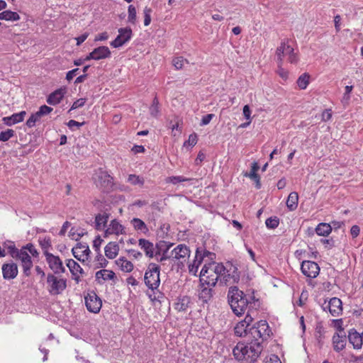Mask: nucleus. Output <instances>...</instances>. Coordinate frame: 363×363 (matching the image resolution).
Instances as JSON below:
<instances>
[{"label":"nucleus","instance_id":"bb28decb","mask_svg":"<svg viewBox=\"0 0 363 363\" xmlns=\"http://www.w3.org/2000/svg\"><path fill=\"white\" fill-rule=\"evenodd\" d=\"M109 214L106 212L97 214L95 217L96 229L98 230L104 229L106 226Z\"/></svg>","mask_w":363,"mask_h":363},{"label":"nucleus","instance_id":"a19ab883","mask_svg":"<svg viewBox=\"0 0 363 363\" xmlns=\"http://www.w3.org/2000/svg\"><path fill=\"white\" fill-rule=\"evenodd\" d=\"M128 182L132 185H139L140 186H143L145 183L143 177L135 174H130L128 178Z\"/></svg>","mask_w":363,"mask_h":363},{"label":"nucleus","instance_id":"393cba45","mask_svg":"<svg viewBox=\"0 0 363 363\" xmlns=\"http://www.w3.org/2000/svg\"><path fill=\"white\" fill-rule=\"evenodd\" d=\"M26 115V112L25 111H22L18 113H14L11 116L4 117L2 118V121L6 125L11 126L23 121Z\"/></svg>","mask_w":363,"mask_h":363},{"label":"nucleus","instance_id":"1a4fd4ad","mask_svg":"<svg viewBox=\"0 0 363 363\" xmlns=\"http://www.w3.org/2000/svg\"><path fill=\"white\" fill-rule=\"evenodd\" d=\"M45 260L54 274H60L65 272V267L61 259L50 252H45Z\"/></svg>","mask_w":363,"mask_h":363},{"label":"nucleus","instance_id":"72a5a7b5","mask_svg":"<svg viewBox=\"0 0 363 363\" xmlns=\"http://www.w3.org/2000/svg\"><path fill=\"white\" fill-rule=\"evenodd\" d=\"M331 231L332 225L325 223H321L315 228L316 233L320 236H328Z\"/></svg>","mask_w":363,"mask_h":363},{"label":"nucleus","instance_id":"2eb2a0df","mask_svg":"<svg viewBox=\"0 0 363 363\" xmlns=\"http://www.w3.org/2000/svg\"><path fill=\"white\" fill-rule=\"evenodd\" d=\"M94 179L97 186L104 187V189L109 186L112 184V178L107 172L99 169L96 171Z\"/></svg>","mask_w":363,"mask_h":363},{"label":"nucleus","instance_id":"864d4df0","mask_svg":"<svg viewBox=\"0 0 363 363\" xmlns=\"http://www.w3.org/2000/svg\"><path fill=\"white\" fill-rule=\"evenodd\" d=\"M144 25L145 26H147L150 25V22H151V16H150V13H152V9L150 8H148V7H145L144 9Z\"/></svg>","mask_w":363,"mask_h":363},{"label":"nucleus","instance_id":"f03ea898","mask_svg":"<svg viewBox=\"0 0 363 363\" xmlns=\"http://www.w3.org/2000/svg\"><path fill=\"white\" fill-rule=\"evenodd\" d=\"M263 346L261 342H247V344L238 342L233 350V354L238 361L245 360L255 362L259 357Z\"/></svg>","mask_w":363,"mask_h":363},{"label":"nucleus","instance_id":"a211bd4d","mask_svg":"<svg viewBox=\"0 0 363 363\" xmlns=\"http://www.w3.org/2000/svg\"><path fill=\"white\" fill-rule=\"evenodd\" d=\"M346 334L342 328H341L338 333L334 334L333 337V344L334 350L336 352L342 350L346 345Z\"/></svg>","mask_w":363,"mask_h":363},{"label":"nucleus","instance_id":"13d9d810","mask_svg":"<svg viewBox=\"0 0 363 363\" xmlns=\"http://www.w3.org/2000/svg\"><path fill=\"white\" fill-rule=\"evenodd\" d=\"M196 143H197V135H196V134L194 133V134H191L189 136L188 140L184 142V145L186 146V145H189L190 146H194L196 144Z\"/></svg>","mask_w":363,"mask_h":363},{"label":"nucleus","instance_id":"dca6fc26","mask_svg":"<svg viewBox=\"0 0 363 363\" xmlns=\"http://www.w3.org/2000/svg\"><path fill=\"white\" fill-rule=\"evenodd\" d=\"M111 55V51L106 46H100L95 48L91 52H90L85 58V60H99L109 57Z\"/></svg>","mask_w":363,"mask_h":363},{"label":"nucleus","instance_id":"2f4dec72","mask_svg":"<svg viewBox=\"0 0 363 363\" xmlns=\"http://www.w3.org/2000/svg\"><path fill=\"white\" fill-rule=\"evenodd\" d=\"M199 253H200V250H199V248H197V250L196 251L195 259H194L193 262L189 265V272L192 273L194 274H196V273L198 271L199 266L201 264V262L203 261V257H199Z\"/></svg>","mask_w":363,"mask_h":363},{"label":"nucleus","instance_id":"4d7b16f0","mask_svg":"<svg viewBox=\"0 0 363 363\" xmlns=\"http://www.w3.org/2000/svg\"><path fill=\"white\" fill-rule=\"evenodd\" d=\"M39 118L35 115V113H33L30 118L26 121V125L29 128H32L35 125V123L39 121Z\"/></svg>","mask_w":363,"mask_h":363},{"label":"nucleus","instance_id":"5fc2aeb1","mask_svg":"<svg viewBox=\"0 0 363 363\" xmlns=\"http://www.w3.org/2000/svg\"><path fill=\"white\" fill-rule=\"evenodd\" d=\"M21 264H22V267L23 269L24 274L27 277L30 276V269L33 267L32 259H30L29 261L27 260V262H25L22 263Z\"/></svg>","mask_w":363,"mask_h":363},{"label":"nucleus","instance_id":"49530a36","mask_svg":"<svg viewBox=\"0 0 363 363\" xmlns=\"http://www.w3.org/2000/svg\"><path fill=\"white\" fill-rule=\"evenodd\" d=\"M220 282L222 284H224L225 285L234 283L236 281V278H235L233 276H231L228 271L227 270L226 274H224L220 278Z\"/></svg>","mask_w":363,"mask_h":363},{"label":"nucleus","instance_id":"4c0bfd02","mask_svg":"<svg viewBox=\"0 0 363 363\" xmlns=\"http://www.w3.org/2000/svg\"><path fill=\"white\" fill-rule=\"evenodd\" d=\"M213 296V290L211 286H202V289L199 293V298L204 303H207Z\"/></svg>","mask_w":363,"mask_h":363},{"label":"nucleus","instance_id":"338daca9","mask_svg":"<svg viewBox=\"0 0 363 363\" xmlns=\"http://www.w3.org/2000/svg\"><path fill=\"white\" fill-rule=\"evenodd\" d=\"M332 113L330 109L325 110L322 113V120L324 121H328L331 118Z\"/></svg>","mask_w":363,"mask_h":363},{"label":"nucleus","instance_id":"c85d7f7f","mask_svg":"<svg viewBox=\"0 0 363 363\" xmlns=\"http://www.w3.org/2000/svg\"><path fill=\"white\" fill-rule=\"evenodd\" d=\"M190 303V298L189 296H182L179 298L174 303V308L178 311H185L189 308Z\"/></svg>","mask_w":363,"mask_h":363},{"label":"nucleus","instance_id":"58836bf2","mask_svg":"<svg viewBox=\"0 0 363 363\" xmlns=\"http://www.w3.org/2000/svg\"><path fill=\"white\" fill-rule=\"evenodd\" d=\"M4 247L7 249L8 253L13 257L17 258L18 252L20 251L16 247L15 245L11 242H4Z\"/></svg>","mask_w":363,"mask_h":363},{"label":"nucleus","instance_id":"6e6d98bb","mask_svg":"<svg viewBox=\"0 0 363 363\" xmlns=\"http://www.w3.org/2000/svg\"><path fill=\"white\" fill-rule=\"evenodd\" d=\"M96 259L98 262V266L96 267L97 268L105 267L108 263L105 257L100 253L96 255Z\"/></svg>","mask_w":363,"mask_h":363},{"label":"nucleus","instance_id":"de8ad7c7","mask_svg":"<svg viewBox=\"0 0 363 363\" xmlns=\"http://www.w3.org/2000/svg\"><path fill=\"white\" fill-rule=\"evenodd\" d=\"M173 65L177 69H182L184 66L185 63H188L187 60L184 59L183 57H177L173 60Z\"/></svg>","mask_w":363,"mask_h":363},{"label":"nucleus","instance_id":"ddd939ff","mask_svg":"<svg viewBox=\"0 0 363 363\" xmlns=\"http://www.w3.org/2000/svg\"><path fill=\"white\" fill-rule=\"evenodd\" d=\"M254 318L251 314L247 313L245 319L239 322L235 327V334L238 337H246L250 324L253 321Z\"/></svg>","mask_w":363,"mask_h":363},{"label":"nucleus","instance_id":"c756f323","mask_svg":"<svg viewBox=\"0 0 363 363\" xmlns=\"http://www.w3.org/2000/svg\"><path fill=\"white\" fill-rule=\"evenodd\" d=\"M173 246V243H169L164 240H160L155 245V257L160 255L162 252H169Z\"/></svg>","mask_w":363,"mask_h":363},{"label":"nucleus","instance_id":"423d86ee","mask_svg":"<svg viewBox=\"0 0 363 363\" xmlns=\"http://www.w3.org/2000/svg\"><path fill=\"white\" fill-rule=\"evenodd\" d=\"M276 55L277 57V63L283 64V57L288 56V60L290 63L296 64L298 60L297 54L294 52V48L289 44V40H284L277 48Z\"/></svg>","mask_w":363,"mask_h":363},{"label":"nucleus","instance_id":"a18cd8bd","mask_svg":"<svg viewBox=\"0 0 363 363\" xmlns=\"http://www.w3.org/2000/svg\"><path fill=\"white\" fill-rule=\"evenodd\" d=\"M39 244L43 250L44 255L45 252H49L48 249L51 247V240L50 238H44L43 239L39 240Z\"/></svg>","mask_w":363,"mask_h":363},{"label":"nucleus","instance_id":"cd10ccee","mask_svg":"<svg viewBox=\"0 0 363 363\" xmlns=\"http://www.w3.org/2000/svg\"><path fill=\"white\" fill-rule=\"evenodd\" d=\"M259 169V166L257 162H253L252 164L251 172L250 173L245 172L244 174L245 177L250 178L252 180L255 181L256 183L257 189H259L261 187L259 176L257 174V171Z\"/></svg>","mask_w":363,"mask_h":363},{"label":"nucleus","instance_id":"3c124183","mask_svg":"<svg viewBox=\"0 0 363 363\" xmlns=\"http://www.w3.org/2000/svg\"><path fill=\"white\" fill-rule=\"evenodd\" d=\"M136 21V9L133 5L128 6V21L135 23Z\"/></svg>","mask_w":363,"mask_h":363},{"label":"nucleus","instance_id":"9b49d317","mask_svg":"<svg viewBox=\"0 0 363 363\" xmlns=\"http://www.w3.org/2000/svg\"><path fill=\"white\" fill-rule=\"evenodd\" d=\"M302 273L307 277L315 278L320 272V267L313 261H303L301 266Z\"/></svg>","mask_w":363,"mask_h":363},{"label":"nucleus","instance_id":"a878e982","mask_svg":"<svg viewBox=\"0 0 363 363\" xmlns=\"http://www.w3.org/2000/svg\"><path fill=\"white\" fill-rule=\"evenodd\" d=\"M105 255L108 259H114L118 253L119 246L115 242H108L104 248Z\"/></svg>","mask_w":363,"mask_h":363},{"label":"nucleus","instance_id":"f8f14e48","mask_svg":"<svg viewBox=\"0 0 363 363\" xmlns=\"http://www.w3.org/2000/svg\"><path fill=\"white\" fill-rule=\"evenodd\" d=\"M74 257L82 262L88 260L91 251L86 243L79 242L72 250Z\"/></svg>","mask_w":363,"mask_h":363},{"label":"nucleus","instance_id":"69168bd1","mask_svg":"<svg viewBox=\"0 0 363 363\" xmlns=\"http://www.w3.org/2000/svg\"><path fill=\"white\" fill-rule=\"evenodd\" d=\"M359 227L357 225H354L352 226L350 229V233L352 238H357L359 234Z\"/></svg>","mask_w":363,"mask_h":363},{"label":"nucleus","instance_id":"f3484780","mask_svg":"<svg viewBox=\"0 0 363 363\" xmlns=\"http://www.w3.org/2000/svg\"><path fill=\"white\" fill-rule=\"evenodd\" d=\"M1 270L4 279H13L18 273V266L13 262L4 263L1 267Z\"/></svg>","mask_w":363,"mask_h":363},{"label":"nucleus","instance_id":"5701e85b","mask_svg":"<svg viewBox=\"0 0 363 363\" xmlns=\"http://www.w3.org/2000/svg\"><path fill=\"white\" fill-rule=\"evenodd\" d=\"M124 233V227L116 219L111 221L108 227L105 230V235H119Z\"/></svg>","mask_w":363,"mask_h":363},{"label":"nucleus","instance_id":"0eeeda50","mask_svg":"<svg viewBox=\"0 0 363 363\" xmlns=\"http://www.w3.org/2000/svg\"><path fill=\"white\" fill-rule=\"evenodd\" d=\"M214 264H205L200 272V281L201 286L207 285L213 287L216 286L218 279V275L215 274L213 270Z\"/></svg>","mask_w":363,"mask_h":363},{"label":"nucleus","instance_id":"79ce46f5","mask_svg":"<svg viewBox=\"0 0 363 363\" xmlns=\"http://www.w3.org/2000/svg\"><path fill=\"white\" fill-rule=\"evenodd\" d=\"M213 264H214L213 265V270L216 275H218V279H220L224 274H226L227 270L222 263L216 264L213 262Z\"/></svg>","mask_w":363,"mask_h":363},{"label":"nucleus","instance_id":"20e7f679","mask_svg":"<svg viewBox=\"0 0 363 363\" xmlns=\"http://www.w3.org/2000/svg\"><path fill=\"white\" fill-rule=\"evenodd\" d=\"M160 267L155 263H150L145 273L144 281L145 285L154 291L160 286Z\"/></svg>","mask_w":363,"mask_h":363},{"label":"nucleus","instance_id":"e433bc0d","mask_svg":"<svg viewBox=\"0 0 363 363\" xmlns=\"http://www.w3.org/2000/svg\"><path fill=\"white\" fill-rule=\"evenodd\" d=\"M115 277V273L113 271L101 269L96 273V279H103L104 281L113 279Z\"/></svg>","mask_w":363,"mask_h":363},{"label":"nucleus","instance_id":"37998d69","mask_svg":"<svg viewBox=\"0 0 363 363\" xmlns=\"http://www.w3.org/2000/svg\"><path fill=\"white\" fill-rule=\"evenodd\" d=\"M159 113V101L157 98L155 96L152 101V105L150 107V113L152 116L156 117L158 116Z\"/></svg>","mask_w":363,"mask_h":363},{"label":"nucleus","instance_id":"680f3d73","mask_svg":"<svg viewBox=\"0 0 363 363\" xmlns=\"http://www.w3.org/2000/svg\"><path fill=\"white\" fill-rule=\"evenodd\" d=\"M214 116H215V115L213 113H208L207 115H205L204 116H203V118L201 121L200 125H208Z\"/></svg>","mask_w":363,"mask_h":363},{"label":"nucleus","instance_id":"4468645a","mask_svg":"<svg viewBox=\"0 0 363 363\" xmlns=\"http://www.w3.org/2000/svg\"><path fill=\"white\" fill-rule=\"evenodd\" d=\"M131 36L132 30L130 28H120L118 36L111 43V45L113 48H119L130 40Z\"/></svg>","mask_w":363,"mask_h":363},{"label":"nucleus","instance_id":"052dcab7","mask_svg":"<svg viewBox=\"0 0 363 363\" xmlns=\"http://www.w3.org/2000/svg\"><path fill=\"white\" fill-rule=\"evenodd\" d=\"M264 363H281V362L277 355L272 354L265 358Z\"/></svg>","mask_w":363,"mask_h":363},{"label":"nucleus","instance_id":"774afa93","mask_svg":"<svg viewBox=\"0 0 363 363\" xmlns=\"http://www.w3.org/2000/svg\"><path fill=\"white\" fill-rule=\"evenodd\" d=\"M102 242H103V240L101 239V238L99 236H98L94 240L93 247H94V248L95 249L96 251H99L100 250V247H101V245Z\"/></svg>","mask_w":363,"mask_h":363},{"label":"nucleus","instance_id":"6ab92c4d","mask_svg":"<svg viewBox=\"0 0 363 363\" xmlns=\"http://www.w3.org/2000/svg\"><path fill=\"white\" fill-rule=\"evenodd\" d=\"M330 314L334 316H338L342 311V301L337 297L332 298L328 305Z\"/></svg>","mask_w":363,"mask_h":363},{"label":"nucleus","instance_id":"09e8293b","mask_svg":"<svg viewBox=\"0 0 363 363\" xmlns=\"http://www.w3.org/2000/svg\"><path fill=\"white\" fill-rule=\"evenodd\" d=\"M191 179L186 178L182 176H176V177H169L166 179V182L167 183H172L176 184L179 182L189 181Z\"/></svg>","mask_w":363,"mask_h":363},{"label":"nucleus","instance_id":"f257e3e1","mask_svg":"<svg viewBox=\"0 0 363 363\" xmlns=\"http://www.w3.org/2000/svg\"><path fill=\"white\" fill-rule=\"evenodd\" d=\"M228 301L233 312L239 316L244 314L247 308V313H252V308L256 307L258 300H255L252 296L245 294L237 286H230L228 292Z\"/></svg>","mask_w":363,"mask_h":363},{"label":"nucleus","instance_id":"4be33fe9","mask_svg":"<svg viewBox=\"0 0 363 363\" xmlns=\"http://www.w3.org/2000/svg\"><path fill=\"white\" fill-rule=\"evenodd\" d=\"M66 93L65 88H60L51 93L48 99L47 103L50 105H57L58 104L62 99H63L65 94Z\"/></svg>","mask_w":363,"mask_h":363},{"label":"nucleus","instance_id":"b1692460","mask_svg":"<svg viewBox=\"0 0 363 363\" xmlns=\"http://www.w3.org/2000/svg\"><path fill=\"white\" fill-rule=\"evenodd\" d=\"M67 267L69 268L72 274L74 277V279L78 281L79 274H82L84 273L80 265L74 259H69L67 260Z\"/></svg>","mask_w":363,"mask_h":363},{"label":"nucleus","instance_id":"7ed1b4c3","mask_svg":"<svg viewBox=\"0 0 363 363\" xmlns=\"http://www.w3.org/2000/svg\"><path fill=\"white\" fill-rule=\"evenodd\" d=\"M270 330L266 320H260L252 327L250 326L247 335V342H261L269 336Z\"/></svg>","mask_w":363,"mask_h":363},{"label":"nucleus","instance_id":"c03bdc74","mask_svg":"<svg viewBox=\"0 0 363 363\" xmlns=\"http://www.w3.org/2000/svg\"><path fill=\"white\" fill-rule=\"evenodd\" d=\"M15 135V131L12 129H7L5 131H2L0 133V141L6 142L10 138L13 137Z\"/></svg>","mask_w":363,"mask_h":363},{"label":"nucleus","instance_id":"c9c22d12","mask_svg":"<svg viewBox=\"0 0 363 363\" xmlns=\"http://www.w3.org/2000/svg\"><path fill=\"white\" fill-rule=\"evenodd\" d=\"M19 19L20 16L16 12L6 10L0 13V20L16 21Z\"/></svg>","mask_w":363,"mask_h":363},{"label":"nucleus","instance_id":"0e129e2a","mask_svg":"<svg viewBox=\"0 0 363 363\" xmlns=\"http://www.w3.org/2000/svg\"><path fill=\"white\" fill-rule=\"evenodd\" d=\"M23 249H25V250H28L33 257H36L38 255L37 250L34 247V246L32 244H28L26 247H23Z\"/></svg>","mask_w":363,"mask_h":363},{"label":"nucleus","instance_id":"8fccbe9b","mask_svg":"<svg viewBox=\"0 0 363 363\" xmlns=\"http://www.w3.org/2000/svg\"><path fill=\"white\" fill-rule=\"evenodd\" d=\"M16 259H19L21 261V264H22V263H23L25 262H27V260L28 261L30 260L31 257L28 255L27 251L25 250V249H21L18 252Z\"/></svg>","mask_w":363,"mask_h":363},{"label":"nucleus","instance_id":"9d476101","mask_svg":"<svg viewBox=\"0 0 363 363\" xmlns=\"http://www.w3.org/2000/svg\"><path fill=\"white\" fill-rule=\"evenodd\" d=\"M85 304L87 310L94 313H99L102 306L101 299L94 292L88 294L85 297Z\"/></svg>","mask_w":363,"mask_h":363},{"label":"nucleus","instance_id":"39448f33","mask_svg":"<svg viewBox=\"0 0 363 363\" xmlns=\"http://www.w3.org/2000/svg\"><path fill=\"white\" fill-rule=\"evenodd\" d=\"M52 273L47 275L48 291L54 296L61 294L67 288V279Z\"/></svg>","mask_w":363,"mask_h":363},{"label":"nucleus","instance_id":"473e14b6","mask_svg":"<svg viewBox=\"0 0 363 363\" xmlns=\"http://www.w3.org/2000/svg\"><path fill=\"white\" fill-rule=\"evenodd\" d=\"M298 195L296 192H291L286 200L287 208L290 211L295 210L298 206Z\"/></svg>","mask_w":363,"mask_h":363},{"label":"nucleus","instance_id":"bf43d9fd","mask_svg":"<svg viewBox=\"0 0 363 363\" xmlns=\"http://www.w3.org/2000/svg\"><path fill=\"white\" fill-rule=\"evenodd\" d=\"M85 104V99L83 98L79 99L77 101H75L73 104L72 105L70 109L69 110V112L71 111L82 107Z\"/></svg>","mask_w":363,"mask_h":363},{"label":"nucleus","instance_id":"aec40b11","mask_svg":"<svg viewBox=\"0 0 363 363\" xmlns=\"http://www.w3.org/2000/svg\"><path fill=\"white\" fill-rule=\"evenodd\" d=\"M349 342L354 349H360L363 344V334L360 335L355 330H350L348 334Z\"/></svg>","mask_w":363,"mask_h":363},{"label":"nucleus","instance_id":"f704fd0d","mask_svg":"<svg viewBox=\"0 0 363 363\" xmlns=\"http://www.w3.org/2000/svg\"><path fill=\"white\" fill-rule=\"evenodd\" d=\"M116 264L121 268V269L125 272H130L133 269V264L131 262L128 261L124 257H121L116 261Z\"/></svg>","mask_w":363,"mask_h":363},{"label":"nucleus","instance_id":"412c9836","mask_svg":"<svg viewBox=\"0 0 363 363\" xmlns=\"http://www.w3.org/2000/svg\"><path fill=\"white\" fill-rule=\"evenodd\" d=\"M138 245L144 250L147 257L152 258L155 256V247L153 243L147 240L140 238L138 240Z\"/></svg>","mask_w":363,"mask_h":363},{"label":"nucleus","instance_id":"7c9ffc66","mask_svg":"<svg viewBox=\"0 0 363 363\" xmlns=\"http://www.w3.org/2000/svg\"><path fill=\"white\" fill-rule=\"evenodd\" d=\"M130 223L135 230L145 234L148 233L149 230L147 225L141 219L134 218L131 220Z\"/></svg>","mask_w":363,"mask_h":363},{"label":"nucleus","instance_id":"6e6552de","mask_svg":"<svg viewBox=\"0 0 363 363\" xmlns=\"http://www.w3.org/2000/svg\"><path fill=\"white\" fill-rule=\"evenodd\" d=\"M172 260L178 261V264L184 266L190 257L189 248L184 244L178 245L172 250H171V255Z\"/></svg>","mask_w":363,"mask_h":363},{"label":"nucleus","instance_id":"e2e57ef3","mask_svg":"<svg viewBox=\"0 0 363 363\" xmlns=\"http://www.w3.org/2000/svg\"><path fill=\"white\" fill-rule=\"evenodd\" d=\"M160 257H157V260L158 262H164V260H167V259H172V257H170L171 255V251L169 252H162L160 254Z\"/></svg>","mask_w":363,"mask_h":363},{"label":"nucleus","instance_id":"603ef678","mask_svg":"<svg viewBox=\"0 0 363 363\" xmlns=\"http://www.w3.org/2000/svg\"><path fill=\"white\" fill-rule=\"evenodd\" d=\"M279 223V219L277 217H274V218H267L266 220L265 224L267 228H271V229H274L278 226Z\"/></svg>","mask_w":363,"mask_h":363},{"label":"nucleus","instance_id":"ea45409f","mask_svg":"<svg viewBox=\"0 0 363 363\" xmlns=\"http://www.w3.org/2000/svg\"><path fill=\"white\" fill-rule=\"evenodd\" d=\"M309 77H310V76L307 73H304L298 77V79L297 80V84L300 89H306V87L309 83Z\"/></svg>","mask_w":363,"mask_h":363}]
</instances>
